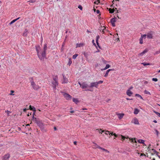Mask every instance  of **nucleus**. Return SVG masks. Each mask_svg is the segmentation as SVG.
<instances>
[{
  "label": "nucleus",
  "mask_w": 160,
  "mask_h": 160,
  "mask_svg": "<svg viewBox=\"0 0 160 160\" xmlns=\"http://www.w3.org/2000/svg\"><path fill=\"white\" fill-rule=\"evenodd\" d=\"M36 48L37 55L38 58L41 60L43 61L45 57L44 56H42V54H43V53L42 52V51L41 52V49L40 46H38L37 47H36Z\"/></svg>",
  "instance_id": "f257e3e1"
},
{
  "label": "nucleus",
  "mask_w": 160,
  "mask_h": 160,
  "mask_svg": "<svg viewBox=\"0 0 160 160\" xmlns=\"http://www.w3.org/2000/svg\"><path fill=\"white\" fill-rule=\"evenodd\" d=\"M103 81L100 80L98 82H92L91 83L90 85V88H92L95 87L97 88L98 86V84L102 83L103 82Z\"/></svg>",
  "instance_id": "f03ea898"
},
{
  "label": "nucleus",
  "mask_w": 160,
  "mask_h": 160,
  "mask_svg": "<svg viewBox=\"0 0 160 160\" xmlns=\"http://www.w3.org/2000/svg\"><path fill=\"white\" fill-rule=\"evenodd\" d=\"M31 79L33 80V78H31ZM31 85L32 86V88L34 90H37L39 88V87L38 85H37L35 82L33 81H31Z\"/></svg>",
  "instance_id": "7ed1b4c3"
},
{
  "label": "nucleus",
  "mask_w": 160,
  "mask_h": 160,
  "mask_svg": "<svg viewBox=\"0 0 160 160\" xmlns=\"http://www.w3.org/2000/svg\"><path fill=\"white\" fill-rule=\"evenodd\" d=\"M47 48V46L46 44H44V47L43 48V50L42 51V52L43 53L42 54V56H44L45 58H46V50Z\"/></svg>",
  "instance_id": "20e7f679"
},
{
  "label": "nucleus",
  "mask_w": 160,
  "mask_h": 160,
  "mask_svg": "<svg viewBox=\"0 0 160 160\" xmlns=\"http://www.w3.org/2000/svg\"><path fill=\"white\" fill-rule=\"evenodd\" d=\"M63 96L67 100H70L72 98V96L67 93H65L63 94Z\"/></svg>",
  "instance_id": "39448f33"
},
{
  "label": "nucleus",
  "mask_w": 160,
  "mask_h": 160,
  "mask_svg": "<svg viewBox=\"0 0 160 160\" xmlns=\"http://www.w3.org/2000/svg\"><path fill=\"white\" fill-rule=\"evenodd\" d=\"M87 88H90V85H89L85 82H82V84L81 88L82 89H84Z\"/></svg>",
  "instance_id": "423d86ee"
},
{
  "label": "nucleus",
  "mask_w": 160,
  "mask_h": 160,
  "mask_svg": "<svg viewBox=\"0 0 160 160\" xmlns=\"http://www.w3.org/2000/svg\"><path fill=\"white\" fill-rule=\"evenodd\" d=\"M153 32H150L149 33H148L147 34V38L149 39H152L153 38L152 36Z\"/></svg>",
  "instance_id": "0eeeda50"
},
{
  "label": "nucleus",
  "mask_w": 160,
  "mask_h": 160,
  "mask_svg": "<svg viewBox=\"0 0 160 160\" xmlns=\"http://www.w3.org/2000/svg\"><path fill=\"white\" fill-rule=\"evenodd\" d=\"M10 157V155L9 153L5 155L3 158L2 160H8Z\"/></svg>",
  "instance_id": "6e6552de"
},
{
  "label": "nucleus",
  "mask_w": 160,
  "mask_h": 160,
  "mask_svg": "<svg viewBox=\"0 0 160 160\" xmlns=\"http://www.w3.org/2000/svg\"><path fill=\"white\" fill-rule=\"evenodd\" d=\"M52 83L53 85V88L54 89H56V86L58 85V81H53L52 82Z\"/></svg>",
  "instance_id": "1a4fd4ad"
},
{
  "label": "nucleus",
  "mask_w": 160,
  "mask_h": 160,
  "mask_svg": "<svg viewBox=\"0 0 160 160\" xmlns=\"http://www.w3.org/2000/svg\"><path fill=\"white\" fill-rule=\"evenodd\" d=\"M148 51V50L147 49H145L142 52L138 54V56H142L146 53Z\"/></svg>",
  "instance_id": "9d476101"
},
{
  "label": "nucleus",
  "mask_w": 160,
  "mask_h": 160,
  "mask_svg": "<svg viewBox=\"0 0 160 160\" xmlns=\"http://www.w3.org/2000/svg\"><path fill=\"white\" fill-rule=\"evenodd\" d=\"M37 125L41 128L42 129L43 128V124L41 121H39V122L37 123Z\"/></svg>",
  "instance_id": "9b49d317"
},
{
  "label": "nucleus",
  "mask_w": 160,
  "mask_h": 160,
  "mask_svg": "<svg viewBox=\"0 0 160 160\" xmlns=\"http://www.w3.org/2000/svg\"><path fill=\"white\" fill-rule=\"evenodd\" d=\"M63 78V80L62 82V83H67L68 82V79L65 77L63 74H62Z\"/></svg>",
  "instance_id": "f8f14e48"
},
{
  "label": "nucleus",
  "mask_w": 160,
  "mask_h": 160,
  "mask_svg": "<svg viewBox=\"0 0 160 160\" xmlns=\"http://www.w3.org/2000/svg\"><path fill=\"white\" fill-rule=\"evenodd\" d=\"M32 120L33 121H34L36 123H37L40 121L39 119L35 118L33 116L32 117Z\"/></svg>",
  "instance_id": "ddd939ff"
},
{
  "label": "nucleus",
  "mask_w": 160,
  "mask_h": 160,
  "mask_svg": "<svg viewBox=\"0 0 160 160\" xmlns=\"http://www.w3.org/2000/svg\"><path fill=\"white\" fill-rule=\"evenodd\" d=\"M126 93L127 95L129 96H131L133 94L132 92L130 90H128L126 92Z\"/></svg>",
  "instance_id": "4468645a"
},
{
  "label": "nucleus",
  "mask_w": 160,
  "mask_h": 160,
  "mask_svg": "<svg viewBox=\"0 0 160 160\" xmlns=\"http://www.w3.org/2000/svg\"><path fill=\"white\" fill-rule=\"evenodd\" d=\"M92 143L94 144L93 145V148H98L100 149V148L101 147H100L96 143L94 142H93Z\"/></svg>",
  "instance_id": "2eb2a0df"
},
{
  "label": "nucleus",
  "mask_w": 160,
  "mask_h": 160,
  "mask_svg": "<svg viewBox=\"0 0 160 160\" xmlns=\"http://www.w3.org/2000/svg\"><path fill=\"white\" fill-rule=\"evenodd\" d=\"M99 38H100L99 36V35H98L96 37V42L97 44V46H100L99 44V43L98 42V39H99Z\"/></svg>",
  "instance_id": "dca6fc26"
},
{
  "label": "nucleus",
  "mask_w": 160,
  "mask_h": 160,
  "mask_svg": "<svg viewBox=\"0 0 160 160\" xmlns=\"http://www.w3.org/2000/svg\"><path fill=\"white\" fill-rule=\"evenodd\" d=\"M20 18V17H18L17 18L15 19L14 20H13L10 23H9V25H11L13 23L15 22L17 20H18Z\"/></svg>",
  "instance_id": "f3484780"
},
{
  "label": "nucleus",
  "mask_w": 160,
  "mask_h": 160,
  "mask_svg": "<svg viewBox=\"0 0 160 160\" xmlns=\"http://www.w3.org/2000/svg\"><path fill=\"white\" fill-rule=\"evenodd\" d=\"M113 70V69H109L106 72V73L104 75V77H107V76H108V73L110 71H112Z\"/></svg>",
  "instance_id": "a211bd4d"
},
{
  "label": "nucleus",
  "mask_w": 160,
  "mask_h": 160,
  "mask_svg": "<svg viewBox=\"0 0 160 160\" xmlns=\"http://www.w3.org/2000/svg\"><path fill=\"white\" fill-rule=\"evenodd\" d=\"M124 115V114H123V113H122V114L119 113V114H118V118L119 119H121L123 118V117Z\"/></svg>",
  "instance_id": "6ab92c4d"
},
{
  "label": "nucleus",
  "mask_w": 160,
  "mask_h": 160,
  "mask_svg": "<svg viewBox=\"0 0 160 160\" xmlns=\"http://www.w3.org/2000/svg\"><path fill=\"white\" fill-rule=\"evenodd\" d=\"M117 20V18L115 17L112 18L110 21L111 22H115Z\"/></svg>",
  "instance_id": "aec40b11"
},
{
  "label": "nucleus",
  "mask_w": 160,
  "mask_h": 160,
  "mask_svg": "<svg viewBox=\"0 0 160 160\" xmlns=\"http://www.w3.org/2000/svg\"><path fill=\"white\" fill-rule=\"evenodd\" d=\"M36 1L35 0H31L28 1V2H29V4L30 5H32V3L35 2Z\"/></svg>",
  "instance_id": "412c9836"
},
{
  "label": "nucleus",
  "mask_w": 160,
  "mask_h": 160,
  "mask_svg": "<svg viewBox=\"0 0 160 160\" xmlns=\"http://www.w3.org/2000/svg\"><path fill=\"white\" fill-rule=\"evenodd\" d=\"M84 45V44L83 43H80L79 44H77L76 48L80 47H82Z\"/></svg>",
  "instance_id": "4be33fe9"
},
{
  "label": "nucleus",
  "mask_w": 160,
  "mask_h": 160,
  "mask_svg": "<svg viewBox=\"0 0 160 160\" xmlns=\"http://www.w3.org/2000/svg\"><path fill=\"white\" fill-rule=\"evenodd\" d=\"M29 107V109L30 110H32L33 111H36V109L34 107L32 106L31 105H30Z\"/></svg>",
  "instance_id": "5701e85b"
},
{
  "label": "nucleus",
  "mask_w": 160,
  "mask_h": 160,
  "mask_svg": "<svg viewBox=\"0 0 160 160\" xmlns=\"http://www.w3.org/2000/svg\"><path fill=\"white\" fill-rule=\"evenodd\" d=\"M72 101L76 104H77V103L79 102L77 98H72Z\"/></svg>",
  "instance_id": "b1692460"
},
{
  "label": "nucleus",
  "mask_w": 160,
  "mask_h": 160,
  "mask_svg": "<svg viewBox=\"0 0 160 160\" xmlns=\"http://www.w3.org/2000/svg\"><path fill=\"white\" fill-rule=\"evenodd\" d=\"M139 112V110L137 108H135L134 109V113L135 114H138Z\"/></svg>",
  "instance_id": "393cba45"
},
{
  "label": "nucleus",
  "mask_w": 160,
  "mask_h": 160,
  "mask_svg": "<svg viewBox=\"0 0 160 160\" xmlns=\"http://www.w3.org/2000/svg\"><path fill=\"white\" fill-rule=\"evenodd\" d=\"M72 63V61L71 58H69V61H68V65L70 66L71 65Z\"/></svg>",
  "instance_id": "a878e982"
},
{
  "label": "nucleus",
  "mask_w": 160,
  "mask_h": 160,
  "mask_svg": "<svg viewBox=\"0 0 160 160\" xmlns=\"http://www.w3.org/2000/svg\"><path fill=\"white\" fill-rule=\"evenodd\" d=\"M134 123L135 124H139L138 120L136 118L134 119Z\"/></svg>",
  "instance_id": "bb28decb"
},
{
  "label": "nucleus",
  "mask_w": 160,
  "mask_h": 160,
  "mask_svg": "<svg viewBox=\"0 0 160 160\" xmlns=\"http://www.w3.org/2000/svg\"><path fill=\"white\" fill-rule=\"evenodd\" d=\"M110 67V65L108 64H107L106 65L105 67L103 69H102V70H105L109 68Z\"/></svg>",
  "instance_id": "cd10ccee"
},
{
  "label": "nucleus",
  "mask_w": 160,
  "mask_h": 160,
  "mask_svg": "<svg viewBox=\"0 0 160 160\" xmlns=\"http://www.w3.org/2000/svg\"><path fill=\"white\" fill-rule=\"evenodd\" d=\"M108 10L109 11V13H113L115 11L114 9H111V8H109Z\"/></svg>",
  "instance_id": "c85d7f7f"
},
{
  "label": "nucleus",
  "mask_w": 160,
  "mask_h": 160,
  "mask_svg": "<svg viewBox=\"0 0 160 160\" xmlns=\"http://www.w3.org/2000/svg\"><path fill=\"white\" fill-rule=\"evenodd\" d=\"M100 149H101V150H103V151H105V152H108V153H109V152L108 151L107 149H105L104 148H102V147H100Z\"/></svg>",
  "instance_id": "c756f323"
},
{
  "label": "nucleus",
  "mask_w": 160,
  "mask_h": 160,
  "mask_svg": "<svg viewBox=\"0 0 160 160\" xmlns=\"http://www.w3.org/2000/svg\"><path fill=\"white\" fill-rule=\"evenodd\" d=\"M138 142L140 143L143 144L144 143V141L142 139H139L138 140Z\"/></svg>",
  "instance_id": "7c9ffc66"
},
{
  "label": "nucleus",
  "mask_w": 160,
  "mask_h": 160,
  "mask_svg": "<svg viewBox=\"0 0 160 160\" xmlns=\"http://www.w3.org/2000/svg\"><path fill=\"white\" fill-rule=\"evenodd\" d=\"M142 64H143L144 66H145L146 65H149L150 64V63H146V62H145L142 63Z\"/></svg>",
  "instance_id": "2f4dec72"
},
{
  "label": "nucleus",
  "mask_w": 160,
  "mask_h": 160,
  "mask_svg": "<svg viewBox=\"0 0 160 160\" xmlns=\"http://www.w3.org/2000/svg\"><path fill=\"white\" fill-rule=\"evenodd\" d=\"M135 96H137V97L140 98L141 99H143V98L142 97V96L138 94H135Z\"/></svg>",
  "instance_id": "473e14b6"
},
{
  "label": "nucleus",
  "mask_w": 160,
  "mask_h": 160,
  "mask_svg": "<svg viewBox=\"0 0 160 160\" xmlns=\"http://www.w3.org/2000/svg\"><path fill=\"white\" fill-rule=\"evenodd\" d=\"M144 92L146 94L151 95L150 93L149 92L146 90H144Z\"/></svg>",
  "instance_id": "72a5a7b5"
},
{
  "label": "nucleus",
  "mask_w": 160,
  "mask_h": 160,
  "mask_svg": "<svg viewBox=\"0 0 160 160\" xmlns=\"http://www.w3.org/2000/svg\"><path fill=\"white\" fill-rule=\"evenodd\" d=\"M53 80L54 81H58V79L57 76H55L53 78Z\"/></svg>",
  "instance_id": "f704fd0d"
},
{
  "label": "nucleus",
  "mask_w": 160,
  "mask_h": 160,
  "mask_svg": "<svg viewBox=\"0 0 160 160\" xmlns=\"http://www.w3.org/2000/svg\"><path fill=\"white\" fill-rule=\"evenodd\" d=\"M78 54H75L73 56H72V58L73 59H75L76 58V57L78 56Z\"/></svg>",
  "instance_id": "c9c22d12"
},
{
  "label": "nucleus",
  "mask_w": 160,
  "mask_h": 160,
  "mask_svg": "<svg viewBox=\"0 0 160 160\" xmlns=\"http://www.w3.org/2000/svg\"><path fill=\"white\" fill-rule=\"evenodd\" d=\"M25 31H26L24 32L23 33V36H26L28 34L27 31L26 30H25Z\"/></svg>",
  "instance_id": "e433bc0d"
},
{
  "label": "nucleus",
  "mask_w": 160,
  "mask_h": 160,
  "mask_svg": "<svg viewBox=\"0 0 160 160\" xmlns=\"http://www.w3.org/2000/svg\"><path fill=\"white\" fill-rule=\"evenodd\" d=\"M152 150L153 152H154V153H156L157 154V155H158V152H157L155 149H152Z\"/></svg>",
  "instance_id": "4c0bfd02"
},
{
  "label": "nucleus",
  "mask_w": 160,
  "mask_h": 160,
  "mask_svg": "<svg viewBox=\"0 0 160 160\" xmlns=\"http://www.w3.org/2000/svg\"><path fill=\"white\" fill-rule=\"evenodd\" d=\"M5 112H6V113L7 112L8 115V116H9L10 115H9V114L10 113H11V112L9 111H8V110H6L5 111Z\"/></svg>",
  "instance_id": "58836bf2"
},
{
  "label": "nucleus",
  "mask_w": 160,
  "mask_h": 160,
  "mask_svg": "<svg viewBox=\"0 0 160 160\" xmlns=\"http://www.w3.org/2000/svg\"><path fill=\"white\" fill-rule=\"evenodd\" d=\"M140 42L139 43L140 44H142L143 43V40L142 38H140L139 39Z\"/></svg>",
  "instance_id": "ea45409f"
},
{
  "label": "nucleus",
  "mask_w": 160,
  "mask_h": 160,
  "mask_svg": "<svg viewBox=\"0 0 160 160\" xmlns=\"http://www.w3.org/2000/svg\"><path fill=\"white\" fill-rule=\"evenodd\" d=\"M146 36H147V35H146V34H144L143 35H142L141 36V38H145Z\"/></svg>",
  "instance_id": "a19ab883"
},
{
  "label": "nucleus",
  "mask_w": 160,
  "mask_h": 160,
  "mask_svg": "<svg viewBox=\"0 0 160 160\" xmlns=\"http://www.w3.org/2000/svg\"><path fill=\"white\" fill-rule=\"evenodd\" d=\"M78 8L79 9H80V10H82V6L81 5H79L78 6Z\"/></svg>",
  "instance_id": "79ce46f5"
},
{
  "label": "nucleus",
  "mask_w": 160,
  "mask_h": 160,
  "mask_svg": "<svg viewBox=\"0 0 160 160\" xmlns=\"http://www.w3.org/2000/svg\"><path fill=\"white\" fill-rule=\"evenodd\" d=\"M159 53H160V52L159 51H157V52H155L154 53V55H156V54H159Z\"/></svg>",
  "instance_id": "37998d69"
},
{
  "label": "nucleus",
  "mask_w": 160,
  "mask_h": 160,
  "mask_svg": "<svg viewBox=\"0 0 160 160\" xmlns=\"http://www.w3.org/2000/svg\"><path fill=\"white\" fill-rule=\"evenodd\" d=\"M152 80L153 81L157 82L158 81V79L157 78H153Z\"/></svg>",
  "instance_id": "c03bdc74"
},
{
  "label": "nucleus",
  "mask_w": 160,
  "mask_h": 160,
  "mask_svg": "<svg viewBox=\"0 0 160 160\" xmlns=\"http://www.w3.org/2000/svg\"><path fill=\"white\" fill-rule=\"evenodd\" d=\"M154 112L158 116H159V114H160V113H159L157 112H156V111H154Z\"/></svg>",
  "instance_id": "a18cd8bd"
},
{
  "label": "nucleus",
  "mask_w": 160,
  "mask_h": 160,
  "mask_svg": "<svg viewBox=\"0 0 160 160\" xmlns=\"http://www.w3.org/2000/svg\"><path fill=\"white\" fill-rule=\"evenodd\" d=\"M92 43H93V44L96 47V44H95V43L94 42V40H92Z\"/></svg>",
  "instance_id": "49530a36"
},
{
  "label": "nucleus",
  "mask_w": 160,
  "mask_h": 160,
  "mask_svg": "<svg viewBox=\"0 0 160 160\" xmlns=\"http://www.w3.org/2000/svg\"><path fill=\"white\" fill-rule=\"evenodd\" d=\"M103 29H102L101 28L100 29V30L101 31L102 30V32H103V33L104 32V30L105 29V27H103Z\"/></svg>",
  "instance_id": "de8ad7c7"
},
{
  "label": "nucleus",
  "mask_w": 160,
  "mask_h": 160,
  "mask_svg": "<svg viewBox=\"0 0 160 160\" xmlns=\"http://www.w3.org/2000/svg\"><path fill=\"white\" fill-rule=\"evenodd\" d=\"M155 131L156 132L157 136H158L159 133L157 129H155Z\"/></svg>",
  "instance_id": "09e8293b"
},
{
  "label": "nucleus",
  "mask_w": 160,
  "mask_h": 160,
  "mask_svg": "<svg viewBox=\"0 0 160 160\" xmlns=\"http://www.w3.org/2000/svg\"><path fill=\"white\" fill-rule=\"evenodd\" d=\"M110 132H109L108 131H106L105 132V134L106 135H108V134H109Z\"/></svg>",
  "instance_id": "8fccbe9b"
},
{
  "label": "nucleus",
  "mask_w": 160,
  "mask_h": 160,
  "mask_svg": "<svg viewBox=\"0 0 160 160\" xmlns=\"http://www.w3.org/2000/svg\"><path fill=\"white\" fill-rule=\"evenodd\" d=\"M11 93L10 94V95H13L14 94H12V93L14 92V91H13L11 90Z\"/></svg>",
  "instance_id": "3c124183"
},
{
  "label": "nucleus",
  "mask_w": 160,
  "mask_h": 160,
  "mask_svg": "<svg viewBox=\"0 0 160 160\" xmlns=\"http://www.w3.org/2000/svg\"><path fill=\"white\" fill-rule=\"evenodd\" d=\"M100 2V1L99 0H98L97 1L95 2V4H98V3Z\"/></svg>",
  "instance_id": "603ef678"
},
{
  "label": "nucleus",
  "mask_w": 160,
  "mask_h": 160,
  "mask_svg": "<svg viewBox=\"0 0 160 160\" xmlns=\"http://www.w3.org/2000/svg\"><path fill=\"white\" fill-rule=\"evenodd\" d=\"M112 24V25L113 27H115V22H111Z\"/></svg>",
  "instance_id": "864d4df0"
},
{
  "label": "nucleus",
  "mask_w": 160,
  "mask_h": 160,
  "mask_svg": "<svg viewBox=\"0 0 160 160\" xmlns=\"http://www.w3.org/2000/svg\"><path fill=\"white\" fill-rule=\"evenodd\" d=\"M78 83L80 87L81 88L82 86V83H81L80 82H78Z\"/></svg>",
  "instance_id": "5fc2aeb1"
},
{
  "label": "nucleus",
  "mask_w": 160,
  "mask_h": 160,
  "mask_svg": "<svg viewBox=\"0 0 160 160\" xmlns=\"http://www.w3.org/2000/svg\"><path fill=\"white\" fill-rule=\"evenodd\" d=\"M132 142H136V143L137 142L136 141L135 139H132Z\"/></svg>",
  "instance_id": "6e6d98bb"
},
{
  "label": "nucleus",
  "mask_w": 160,
  "mask_h": 160,
  "mask_svg": "<svg viewBox=\"0 0 160 160\" xmlns=\"http://www.w3.org/2000/svg\"><path fill=\"white\" fill-rule=\"evenodd\" d=\"M121 139L124 140L125 138L124 137V136L121 135Z\"/></svg>",
  "instance_id": "4d7b16f0"
},
{
  "label": "nucleus",
  "mask_w": 160,
  "mask_h": 160,
  "mask_svg": "<svg viewBox=\"0 0 160 160\" xmlns=\"http://www.w3.org/2000/svg\"><path fill=\"white\" fill-rule=\"evenodd\" d=\"M114 133H113V132L110 133V132L109 134L110 135H111V136H112V135H114Z\"/></svg>",
  "instance_id": "13d9d810"
},
{
  "label": "nucleus",
  "mask_w": 160,
  "mask_h": 160,
  "mask_svg": "<svg viewBox=\"0 0 160 160\" xmlns=\"http://www.w3.org/2000/svg\"><path fill=\"white\" fill-rule=\"evenodd\" d=\"M96 12L98 14L100 13V11L98 10H97L96 11Z\"/></svg>",
  "instance_id": "bf43d9fd"
},
{
  "label": "nucleus",
  "mask_w": 160,
  "mask_h": 160,
  "mask_svg": "<svg viewBox=\"0 0 160 160\" xmlns=\"http://www.w3.org/2000/svg\"><path fill=\"white\" fill-rule=\"evenodd\" d=\"M27 110V109L26 108H25L23 110V112H25Z\"/></svg>",
  "instance_id": "052dcab7"
},
{
  "label": "nucleus",
  "mask_w": 160,
  "mask_h": 160,
  "mask_svg": "<svg viewBox=\"0 0 160 160\" xmlns=\"http://www.w3.org/2000/svg\"><path fill=\"white\" fill-rule=\"evenodd\" d=\"M86 91H92V90H91V89H87V90H86Z\"/></svg>",
  "instance_id": "680f3d73"
},
{
  "label": "nucleus",
  "mask_w": 160,
  "mask_h": 160,
  "mask_svg": "<svg viewBox=\"0 0 160 160\" xmlns=\"http://www.w3.org/2000/svg\"><path fill=\"white\" fill-rule=\"evenodd\" d=\"M133 88V87L131 86L129 88L128 90H130L132 89Z\"/></svg>",
  "instance_id": "e2e57ef3"
},
{
  "label": "nucleus",
  "mask_w": 160,
  "mask_h": 160,
  "mask_svg": "<svg viewBox=\"0 0 160 160\" xmlns=\"http://www.w3.org/2000/svg\"><path fill=\"white\" fill-rule=\"evenodd\" d=\"M36 112V111H33V113L32 114V117L33 116L34 117V115L35 114Z\"/></svg>",
  "instance_id": "0e129e2a"
},
{
  "label": "nucleus",
  "mask_w": 160,
  "mask_h": 160,
  "mask_svg": "<svg viewBox=\"0 0 160 160\" xmlns=\"http://www.w3.org/2000/svg\"><path fill=\"white\" fill-rule=\"evenodd\" d=\"M126 99L127 100H133L132 98L130 99V98H126Z\"/></svg>",
  "instance_id": "69168bd1"
},
{
  "label": "nucleus",
  "mask_w": 160,
  "mask_h": 160,
  "mask_svg": "<svg viewBox=\"0 0 160 160\" xmlns=\"http://www.w3.org/2000/svg\"><path fill=\"white\" fill-rule=\"evenodd\" d=\"M115 137H117L118 136V135L116 134V133H114L113 135Z\"/></svg>",
  "instance_id": "338daca9"
},
{
  "label": "nucleus",
  "mask_w": 160,
  "mask_h": 160,
  "mask_svg": "<svg viewBox=\"0 0 160 160\" xmlns=\"http://www.w3.org/2000/svg\"><path fill=\"white\" fill-rule=\"evenodd\" d=\"M73 143L74 145H76L77 144V142L76 141H74L73 142Z\"/></svg>",
  "instance_id": "774afa93"
}]
</instances>
